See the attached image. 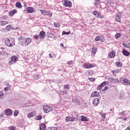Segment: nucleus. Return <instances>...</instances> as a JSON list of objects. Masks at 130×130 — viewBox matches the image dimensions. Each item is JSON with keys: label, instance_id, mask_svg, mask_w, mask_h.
Segmentation results:
<instances>
[{"label": "nucleus", "instance_id": "nucleus-1", "mask_svg": "<svg viewBox=\"0 0 130 130\" xmlns=\"http://www.w3.org/2000/svg\"><path fill=\"white\" fill-rule=\"evenodd\" d=\"M5 45L8 47H13L15 45V39L12 38H8L5 40Z\"/></svg>", "mask_w": 130, "mask_h": 130}, {"label": "nucleus", "instance_id": "nucleus-2", "mask_svg": "<svg viewBox=\"0 0 130 130\" xmlns=\"http://www.w3.org/2000/svg\"><path fill=\"white\" fill-rule=\"evenodd\" d=\"M43 109L45 113H48L53 110V108L49 107L47 105H44Z\"/></svg>", "mask_w": 130, "mask_h": 130}, {"label": "nucleus", "instance_id": "nucleus-3", "mask_svg": "<svg viewBox=\"0 0 130 130\" xmlns=\"http://www.w3.org/2000/svg\"><path fill=\"white\" fill-rule=\"evenodd\" d=\"M120 82L123 85H130L129 80L124 77L120 78Z\"/></svg>", "mask_w": 130, "mask_h": 130}, {"label": "nucleus", "instance_id": "nucleus-4", "mask_svg": "<svg viewBox=\"0 0 130 130\" xmlns=\"http://www.w3.org/2000/svg\"><path fill=\"white\" fill-rule=\"evenodd\" d=\"M40 12L42 13L43 16H48L49 17H52V13H50V11H46V10H40Z\"/></svg>", "mask_w": 130, "mask_h": 130}, {"label": "nucleus", "instance_id": "nucleus-5", "mask_svg": "<svg viewBox=\"0 0 130 130\" xmlns=\"http://www.w3.org/2000/svg\"><path fill=\"white\" fill-rule=\"evenodd\" d=\"M47 37L48 38V40H49L50 41H52L53 39H55V36H54V34L53 33H47Z\"/></svg>", "mask_w": 130, "mask_h": 130}, {"label": "nucleus", "instance_id": "nucleus-6", "mask_svg": "<svg viewBox=\"0 0 130 130\" xmlns=\"http://www.w3.org/2000/svg\"><path fill=\"white\" fill-rule=\"evenodd\" d=\"M44 37H45V32L43 31H41L39 35L35 36V39H38L39 38L44 39Z\"/></svg>", "mask_w": 130, "mask_h": 130}, {"label": "nucleus", "instance_id": "nucleus-7", "mask_svg": "<svg viewBox=\"0 0 130 130\" xmlns=\"http://www.w3.org/2000/svg\"><path fill=\"white\" fill-rule=\"evenodd\" d=\"M63 5L65 7H68V8H72V2L70 1H67V0H63Z\"/></svg>", "mask_w": 130, "mask_h": 130}, {"label": "nucleus", "instance_id": "nucleus-8", "mask_svg": "<svg viewBox=\"0 0 130 130\" xmlns=\"http://www.w3.org/2000/svg\"><path fill=\"white\" fill-rule=\"evenodd\" d=\"M32 40L29 38L27 39H23L22 43H24L25 44V46L26 45H28V44H30L31 43Z\"/></svg>", "mask_w": 130, "mask_h": 130}, {"label": "nucleus", "instance_id": "nucleus-9", "mask_svg": "<svg viewBox=\"0 0 130 130\" xmlns=\"http://www.w3.org/2000/svg\"><path fill=\"white\" fill-rule=\"evenodd\" d=\"M93 67L94 65L89 62L85 63L83 65L84 69H91V68H93Z\"/></svg>", "mask_w": 130, "mask_h": 130}, {"label": "nucleus", "instance_id": "nucleus-10", "mask_svg": "<svg viewBox=\"0 0 130 130\" xmlns=\"http://www.w3.org/2000/svg\"><path fill=\"white\" fill-rule=\"evenodd\" d=\"M99 103H100V100L97 98H94L92 100V104L94 105V106H97Z\"/></svg>", "mask_w": 130, "mask_h": 130}, {"label": "nucleus", "instance_id": "nucleus-11", "mask_svg": "<svg viewBox=\"0 0 130 130\" xmlns=\"http://www.w3.org/2000/svg\"><path fill=\"white\" fill-rule=\"evenodd\" d=\"M11 60L9 62L10 64H13V62H16L18 60V58L16 56H13L11 57Z\"/></svg>", "mask_w": 130, "mask_h": 130}, {"label": "nucleus", "instance_id": "nucleus-12", "mask_svg": "<svg viewBox=\"0 0 130 130\" xmlns=\"http://www.w3.org/2000/svg\"><path fill=\"white\" fill-rule=\"evenodd\" d=\"M5 113L7 116H11L13 114V111H12L11 109H8L5 110Z\"/></svg>", "mask_w": 130, "mask_h": 130}, {"label": "nucleus", "instance_id": "nucleus-13", "mask_svg": "<svg viewBox=\"0 0 130 130\" xmlns=\"http://www.w3.org/2000/svg\"><path fill=\"white\" fill-rule=\"evenodd\" d=\"M75 119H76V118L75 117H71L70 116H67L66 117V121L67 122H69V121H71L73 122V121H75Z\"/></svg>", "mask_w": 130, "mask_h": 130}, {"label": "nucleus", "instance_id": "nucleus-14", "mask_svg": "<svg viewBox=\"0 0 130 130\" xmlns=\"http://www.w3.org/2000/svg\"><path fill=\"white\" fill-rule=\"evenodd\" d=\"M115 19H116V21L117 22H118V23H120L121 22V15L119 13L117 14L116 15V17H115Z\"/></svg>", "mask_w": 130, "mask_h": 130}, {"label": "nucleus", "instance_id": "nucleus-15", "mask_svg": "<svg viewBox=\"0 0 130 130\" xmlns=\"http://www.w3.org/2000/svg\"><path fill=\"white\" fill-rule=\"evenodd\" d=\"M100 95V94L98 91H94L92 92L91 94V97H99Z\"/></svg>", "mask_w": 130, "mask_h": 130}, {"label": "nucleus", "instance_id": "nucleus-16", "mask_svg": "<svg viewBox=\"0 0 130 130\" xmlns=\"http://www.w3.org/2000/svg\"><path fill=\"white\" fill-rule=\"evenodd\" d=\"M36 115V112L34 111L31 113H29L27 114V117L29 118H31V117H34V116H35Z\"/></svg>", "mask_w": 130, "mask_h": 130}, {"label": "nucleus", "instance_id": "nucleus-17", "mask_svg": "<svg viewBox=\"0 0 130 130\" xmlns=\"http://www.w3.org/2000/svg\"><path fill=\"white\" fill-rule=\"evenodd\" d=\"M110 58H113L115 57V52L114 51H112L108 55Z\"/></svg>", "mask_w": 130, "mask_h": 130}, {"label": "nucleus", "instance_id": "nucleus-18", "mask_svg": "<svg viewBox=\"0 0 130 130\" xmlns=\"http://www.w3.org/2000/svg\"><path fill=\"white\" fill-rule=\"evenodd\" d=\"M106 81H104L101 85H99L97 87L98 90H101L103 86L106 85Z\"/></svg>", "mask_w": 130, "mask_h": 130}, {"label": "nucleus", "instance_id": "nucleus-19", "mask_svg": "<svg viewBox=\"0 0 130 130\" xmlns=\"http://www.w3.org/2000/svg\"><path fill=\"white\" fill-rule=\"evenodd\" d=\"M94 40L95 41H100L104 40V37H103V36H98L95 38Z\"/></svg>", "mask_w": 130, "mask_h": 130}, {"label": "nucleus", "instance_id": "nucleus-20", "mask_svg": "<svg viewBox=\"0 0 130 130\" xmlns=\"http://www.w3.org/2000/svg\"><path fill=\"white\" fill-rule=\"evenodd\" d=\"M81 121H89V119H88V118L85 117L84 116H81Z\"/></svg>", "mask_w": 130, "mask_h": 130}, {"label": "nucleus", "instance_id": "nucleus-21", "mask_svg": "<svg viewBox=\"0 0 130 130\" xmlns=\"http://www.w3.org/2000/svg\"><path fill=\"white\" fill-rule=\"evenodd\" d=\"M45 127H46V126L44 123H41L40 125V130H44V129H45Z\"/></svg>", "mask_w": 130, "mask_h": 130}, {"label": "nucleus", "instance_id": "nucleus-22", "mask_svg": "<svg viewBox=\"0 0 130 130\" xmlns=\"http://www.w3.org/2000/svg\"><path fill=\"white\" fill-rule=\"evenodd\" d=\"M16 13H17V10H13L9 12V14L10 16H14V15H15V14H16Z\"/></svg>", "mask_w": 130, "mask_h": 130}, {"label": "nucleus", "instance_id": "nucleus-23", "mask_svg": "<svg viewBox=\"0 0 130 130\" xmlns=\"http://www.w3.org/2000/svg\"><path fill=\"white\" fill-rule=\"evenodd\" d=\"M9 22L6 21H0V26H5V25H7V24H8Z\"/></svg>", "mask_w": 130, "mask_h": 130}, {"label": "nucleus", "instance_id": "nucleus-24", "mask_svg": "<svg viewBox=\"0 0 130 130\" xmlns=\"http://www.w3.org/2000/svg\"><path fill=\"white\" fill-rule=\"evenodd\" d=\"M122 53L123 55H125V56H128L129 55V52H127V51L125 50H123L122 51Z\"/></svg>", "mask_w": 130, "mask_h": 130}, {"label": "nucleus", "instance_id": "nucleus-25", "mask_svg": "<svg viewBox=\"0 0 130 130\" xmlns=\"http://www.w3.org/2000/svg\"><path fill=\"white\" fill-rule=\"evenodd\" d=\"M16 7L18 8V9H22V5L20 2H17L16 3Z\"/></svg>", "mask_w": 130, "mask_h": 130}, {"label": "nucleus", "instance_id": "nucleus-26", "mask_svg": "<svg viewBox=\"0 0 130 130\" xmlns=\"http://www.w3.org/2000/svg\"><path fill=\"white\" fill-rule=\"evenodd\" d=\"M96 52H97L96 48H93L92 49L91 54H93V55H95V54H96Z\"/></svg>", "mask_w": 130, "mask_h": 130}, {"label": "nucleus", "instance_id": "nucleus-27", "mask_svg": "<svg viewBox=\"0 0 130 130\" xmlns=\"http://www.w3.org/2000/svg\"><path fill=\"white\" fill-rule=\"evenodd\" d=\"M27 11L28 13H33L34 12V9L32 7H28L27 8Z\"/></svg>", "mask_w": 130, "mask_h": 130}, {"label": "nucleus", "instance_id": "nucleus-28", "mask_svg": "<svg viewBox=\"0 0 130 130\" xmlns=\"http://www.w3.org/2000/svg\"><path fill=\"white\" fill-rule=\"evenodd\" d=\"M116 64L118 68H120L122 66V63L121 62H116Z\"/></svg>", "mask_w": 130, "mask_h": 130}, {"label": "nucleus", "instance_id": "nucleus-29", "mask_svg": "<svg viewBox=\"0 0 130 130\" xmlns=\"http://www.w3.org/2000/svg\"><path fill=\"white\" fill-rule=\"evenodd\" d=\"M96 17H98V18H100L101 19H103V18H104V15H102L101 13H99L96 15Z\"/></svg>", "mask_w": 130, "mask_h": 130}, {"label": "nucleus", "instance_id": "nucleus-30", "mask_svg": "<svg viewBox=\"0 0 130 130\" xmlns=\"http://www.w3.org/2000/svg\"><path fill=\"white\" fill-rule=\"evenodd\" d=\"M54 26L57 28H59V27H60V24L57 22H55L54 23Z\"/></svg>", "mask_w": 130, "mask_h": 130}, {"label": "nucleus", "instance_id": "nucleus-31", "mask_svg": "<svg viewBox=\"0 0 130 130\" xmlns=\"http://www.w3.org/2000/svg\"><path fill=\"white\" fill-rule=\"evenodd\" d=\"M6 30H8V31H11V29H12V26L11 25H7L6 27Z\"/></svg>", "mask_w": 130, "mask_h": 130}, {"label": "nucleus", "instance_id": "nucleus-32", "mask_svg": "<svg viewBox=\"0 0 130 130\" xmlns=\"http://www.w3.org/2000/svg\"><path fill=\"white\" fill-rule=\"evenodd\" d=\"M120 36H121V35H120V34L119 33H117L115 35V38H116V39H118V38H119Z\"/></svg>", "mask_w": 130, "mask_h": 130}, {"label": "nucleus", "instance_id": "nucleus-33", "mask_svg": "<svg viewBox=\"0 0 130 130\" xmlns=\"http://www.w3.org/2000/svg\"><path fill=\"white\" fill-rule=\"evenodd\" d=\"M64 89L65 90H69V89H70V85L67 84V85H64Z\"/></svg>", "mask_w": 130, "mask_h": 130}, {"label": "nucleus", "instance_id": "nucleus-34", "mask_svg": "<svg viewBox=\"0 0 130 130\" xmlns=\"http://www.w3.org/2000/svg\"><path fill=\"white\" fill-rule=\"evenodd\" d=\"M68 91H67L66 90H62V91H60V93L61 94V95H63L65 94V95H67V94H68Z\"/></svg>", "mask_w": 130, "mask_h": 130}, {"label": "nucleus", "instance_id": "nucleus-35", "mask_svg": "<svg viewBox=\"0 0 130 130\" xmlns=\"http://www.w3.org/2000/svg\"><path fill=\"white\" fill-rule=\"evenodd\" d=\"M100 5V1L96 0L95 1L94 6H97Z\"/></svg>", "mask_w": 130, "mask_h": 130}, {"label": "nucleus", "instance_id": "nucleus-36", "mask_svg": "<svg viewBox=\"0 0 130 130\" xmlns=\"http://www.w3.org/2000/svg\"><path fill=\"white\" fill-rule=\"evenodd\" d=\"M99 13V12H98V11H94L92 13L93 15H94V16H97Z\"/></svg>", "mask_w": 130, "mask_h": 130}, {"label": "nucleus", "instance_id": "nucleus-37", "mask_svg": "<svg viewBox=\"0 0 130 130\" xmlns=\"http://www.w3.org/2000/svg\"><path fill=\"white\" fill-rule=\"evenodd\" d=\"M18 114H19V111L16 110L14 112V116H18Z\"/></svg>", "mask_w": 130, "mask_h": 130}, {"label": "nucleus", "instance_id": "nucleus-38", "mask_svg": "<svg viewBox=\"0 0 130 130\" xmlns=\"http://www.w3.org/2000/svg\"><path fill=\"white\" fill-rule=\"evenodd\" d=\"M62 34L64 35H69V34H71V32H70L69 31L67 32L66 31H63L62 32Z\"/></svg>", "mask_w": 130, "mask_h": 130}, {"label": "nucleus", "instance_id": "nucleus-39", "mask_svg": "<svg viewBox=\"0 0 130 130\" xmlns=\"http://www.w3.org/2000/svg\"><path fill=\"white\" fill-rule=\"evenodd\" d=\"M9 130H15L16 129V128L14 126H11L10 127H9Z\"/></svg>", "mask_w": 130, "mask_h": 130}, {"label": "nucleus", "instance_id": "nucleus-40", "mask_svg": "<svg viewBox=\"0 0 130 130\" xmlns=\"http://www.w3.org/2000/svg\"><path fill=\"white\" fill-rule=\"evenodd\" d=\"M7 19H8V16H7V15H4L2 17V20H7Z\"/></svg>", "mask_w": 130, "mask_h": 130}, {"label": "nucleus", "instance_id": "nucleus-41", "mask_svg": "<svg viewBox=\"0 0 130 130\" xmlns=\"http://www.w3.org/2000/svg\"><path fill=\"white\" fill-rule=\"evenodd\" d=\"M122 45H123V46H124V47H126V48H127V47H128V44H126L125 43H122Z\"/></svg>", "mask_w": 130, "mask_h": 130}, {"label": "nucleus", "instance_id": "nucleus-42", "mask_svg": "<svg viewBox=\"0 0 130 130\" xmlns=\"http://www.w3.org/2000/svg\"><path fill=\"white\" fill-rule=\"evenodd\" d=\"M19 41H20V42H21L22 44H23V40H24V39H23V37H19Z\"/></svg>", "mask_w": 130, "mask_h": 130}, {"label": "nucleus", "instance_id": "nucleus-43", "mask_svg": "<svg viewBox=\"0 0 130 130\" xmlns=\"http://www.w3.org/2000/svg\"><path fill=\"white\" fill-rule=\"evenodd\" d=\"M109 80L111 82V83H113L114 81V78H113V77H111L109 78Z\"/></svg>", "mask_w": 130, "mask_h": 130}, {"label": "nucleus", "instance_id": "nucleus-44", "mask_svg": "<svg viewBox=\"0 0 130 130\" xmlns=\"http://www.w3.org/2000/svg\"><path fill=\"white\" fill-rule=\"evenodd\" d=\"M50 130H57V127H52L50 128Z\"/></svg>", "mask_w": 130, "mask_h": 130}, {"label": "nucleus", "instance_id": "nucleus-45", "mask_svg": "<svg viewBox=\"0 0 130 130\" xmlns=\"http://www.w3.org/2000/svg\"><path fill=\"white\" fill-rule=\"evenodd\" d=\"M89 81H90V82H95V79L93 78H88Z\"/></svg>", "mask_w": 130, "mask_h": 130}, {"label": "nucleus", "instance_id": "nucleus-46", "mask_svg": "<svg viewBox=\"0 0 130 130\" xmlns=\"http://www.w3.org/2000/svg\"><path fill=\"white\" fill-rule=\"evenodd\" d=\"M41 119H42V116L39 115L38 116V120H41Z\"/></svg>", "mask_w": 130, "mask_h": 130}, {"label": "nucleus", "instance_id": "nucleus-47", "mask_svg": "<svg viewBox=\"0 0 130 130\" xmlns=\"http://www.w3.org/2000/svg\"><path fill=\"white\" fill-rule=\"evenodd\" d=\"M4 95V92L3 91H0V99H2V96Z\"/></svg>", "mask_w": 130, "mask_h": 130}, {"label": "nucleus", "instance_id": "nucleus-48", "mask_svg": "<svg viewBox=\"0 0 130 130\" xmlns=\"http://www.w3.org/2000/svg\"><path fill=\"white\" fill-rule=\"evenodd\" d=\"M114 82H115V83H118V82H119V80H118V79L114 78Z\"/></svg>", "mask_w": 130, "mask_h": 130}, {"label": "nucleus", "instance_id": "nucleus-49", "mask_svg": "<svg viewBox=\"0 0 130 130\" xmlns=\"http://www.w3.org/2000/svg\"><path fill=\"white\" fill-rule=\"evenodd\" d=\"M107 90H108V86H106L104 89H103V91H106Z\"/></svg>", "mask_w": 130, "mask_h": 130}, {"label": "nucleus", "instance_id": "nucleus-50", "mask_svg": "<svg viewBox=\"0 0 130 130\" xmlns=\"http://www.w3.org/2000/svg\"><path fill=\"white\" fill-rule=\"evenodd\" d=\"M68 64H73V61H69L68 62Z\"/></svg>", "mask_w": 130, "mask_h": 130}, {"label": "nucleus", "instance_id": "nucleus-51", "mask_svg": "<svg viewBox=\"0 0 130 130\" xmlns=\"http://www.w3.org/2000/svg\"><path fill=\"white\" fill-rule=\"evenodd\" d=\"M34 79H35L36 80H37V79H38V75H35L34 77Z\"/></svg>", "mask_w": 130, "mask_h": 130}, {"label": "nucleus", "instance_id": "nucleus-52", "mask_svg": "<svg viewBox=\"0 0 130 130\" xmlns=\"http://www.w3.org/2000/svg\"><path fill=\"white\" fill-rule=\"evenodd\" d=\"M4 91H9V88L8 87H5L4 88Z\"/></svg>", "mask_w": 130, "mask_h": 130}, {"label": "nucleus", "instance_id": "nucleus-53", "mask_svg": "<svg viewBox=\"0 0 130 130\" xmlns=\"http://www.w3.org/2000/svg\"><path fill=\"white\" fill-rule=\"evenodd\" d=\"M102 117H103V118H105L106 115L105 114H103V115H102Z\"/></svg>", "mask_w": 130, "mask_h": 130}, {"label": "nucleus", "instance_id": "nucleus-54", "mask_svg": "<svg viewBox=\"0 0 130 130\" xmlns=\"http://www.w3.org/2000/svg\"><path fill=\"white\" fill-rule=\"evenodd\" d=\"M119 72V70H116L115 71V74H117Z\"/></svg>", "mask_w": 130, "mask_h": 130}, {"label": "nucleus", "instance_id": "nucleus-55", "mask_svg": "<svg viewBox=\"0 0 130 130\" xmlns=\"http://www.w3.org/2000/svg\"><path fill=\"white\" fill-rule=\"evenodd\" d=\"M49 56L50 58H52V55H51V54H49Z\"/></svg>", "mask_w": 130, "mask_h": 130}, {"label": "nucleus", "instance_id": "nucleus-56", "mask_svg": "<svg viewBox=\"0 0 130 130\" xmlns=\"http://www.w3.org/2000/svg\"><path fill=\"white\" fill-rule=\"evenodd\" d=\"M126 130H130V126H128L126 128Z\"/></svg>", "mask_w": 130, "mask_h": 130}, {"label": "nucleus", "instance_id": "nucleus-57", "mask_svg": "<svg viewBox=\"0 0 130 130\" xmlns=\"http://www.w3.org/2000/svg\"><path fill=\"white\" fill-rule=\"evenodd\" d=\"M111 73H113V74H115V71L112 70Z\"/></svg>", "mask_w": 130, "mask_h": 130}, {"label": "nucleus", "instance_id": "nucleus-58", "mask_svg": "<svg viewBox=\"0 0 130 130\" xmlns=\"http://www.w3.org/2000/svg\"><path fill=\"white\" fill-rule=\"evenodd\" d=\"M24 6L25 8L27 7V4H26L25 3H24Z\"/></svg>", "mask_w": 130, "mask_h": 130}, {"label": "nucleus", "instance_id": "nucleus-59", "mask_svg": "<svg viewBox=\"0 0 130 130\" xmlns=\"http://www.w3.org/2000/svg\"><path fill=\"white\" fill-rule=\"evenodd\" d=\"M127 44H128V45H129V46H130V41H129V42L127 43Z\"/></svg>", "mask_w": 130, "mask_h": 130}, {"label": "nucleus", "instance_id": "nucleus-60", "mask_svg": "<svg viewBox=\"0 0 130 130\" xmlns=\"http://www.w3.org/2000/svg\"><path fill=\"white\" fill-rule=\"evenodd\" d=\"M1 116H4V114H1Z\"/></svg>", "mask_w": 130, "mask_h": 130}, {"label": "nucleus", "instance_id": "nucleus-61", "mask_svg": "<svg viewBox=\"0 0 130 130\" xmlns=\"http://www.w3.org/2000/svg\"><path fill=\"white\" fill-rule=\"evenodd\" d=\"M61 45L62 46V47L63 46V44H61Z\"/></svg>", "mask_w": 130, "mask_h": 130}, {"label": "nucleus", "instance_id": "nucleus-62", "mask_svg": "<svg viewBox=\"0 0 130 130\" xmlns=\"http://www.w3.org/2000/svg\"><path fill=\"white\" fill-rule=\"evenodd\" d=\"M61 45L62 46V47L63 46V44H61Z\"/></svg>", "mask_w": 130, "mask_h": 130}]
</instances>
